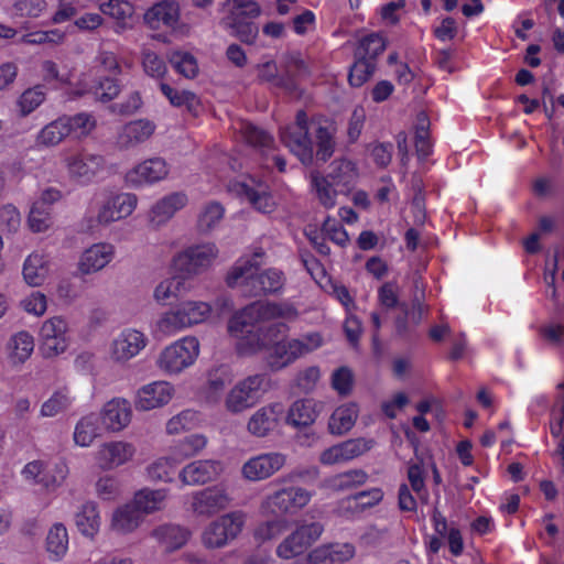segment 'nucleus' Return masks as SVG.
<instances>
[{"label": "nucleus", "instance_id": "1", "mask_svg": "<svg viewBox=\"0 0 564 564\" xmlns=\"http://www.w3.org/2000/svg\"><path fill=\"white\" fill-rule=\"evenodd\" d=\"M335 127L327 119L308 118L306 112L300 110L292 126L281 131V140L299 160L308 165L313 161L314 148L316 156L327 161L335 149Z\"/></svg>", "mask_w": 564, "mask_h": 564}, {"label": "nucleus", "instance_id": "2", "mask_svg": "<svg viewBox=\"0 0 564 564\" xmlns=\"http://www.w3.org/2000/svg\"><path fill=\"white\" fill-rule=\"evenodd\" d=\"M263 258L264 251L261 248L254 249L250 256L239 258L227 274V284L251 296L281 292L285 283L284 273L276 268L259 272Z\"/></svg>", "mask_w": 564, "mask_h": 564}, {"label": "nucleus", "instance_id": "3", "mask_svg": "<svg viewBox=\"0 0 564 564\" xmlns=\"http://www.w3.org/2000/svg\"><path fill=\"white\" fill-rule=\"evenodd\" d=\"M212 312L213 307L208 302L186 300L161 313L152 326V332L156 336L171 337L205 323Z\"/></svg>", "mask_w": 564, "mask_h": 564}, {"label": "nucleus", "instance_id": "4", "mask_svg": "<svg viewBox=\"0 0 564 564\" xmlns=\"http://www.w3.org/2000/svg\"><path fill=\"white\" fill-rule=\"evenodd\" d=\"M273 389L268 373H252L239 379L225 394L224 408L232 415L241 414L262 402Z\"/></svg>", "mask_w": 564, "mask_h": 564}, {"label": "nucleus", "instance_id": "5", "mask_svg": "<svg viewBox=\"0 0 564 564\" xmlns=\"http://www.w3.org/2000/svg\"><path fill=\"white\" fill-rule=\"evenodd\" d=\"M243 314L245 307L231 316L228 322V333L236 340L239 354L250 356L262 351L271 344L269 334L274 330V327L258 326L263 322L261 317Z\"/></svg>", "mask_w": 564, "mask_h": 564}, {"label": "nucleus", "instance_id": "6", "mask_svg": "<svg viewBox=\"0 0 564 564\" xmlns=\"http://www.w3.org/2000/svg\"><path fill=\"white\" fill-rule=\"evenodd\" d=\"M199 354L198 338L187 335L166 345L159 352L155 366L165 376H178L196 364Z\"/></svg>", "mask_w": 564, "mask_h": 564}, {"label": "nucleus", "instance_id": "7", "mask_svg": "<svg viewBox=\"0 0 564 564\" xmlns=\"http://www.w3.org/2000/svg\"><path fill=\"white\" fill-rule=\"evenodd\" d=\"M257 73L259 80L292 91L296 80L307 74V67L300 53H289L281 59V72L273 61H268L257 66Z\"/></svg>", "mask_w": 564, "mask_h": 564}, {"label": "nucleus", "instance_id": "8", "mask_svg": "<svg viewBox=\"0 0 564 564\" xmlns=\"http://www.w3.org/2000/svg\"><path fill=\"white\" fill-rule=\"evenodd\" d=\"M247 514L241 510L230 511L209 522L200 534L202 544L208 550L223 549L242 532Z\"/></svg>", "mask_w": 564, "mask_h": 564}, {"label": "nucleus", "instance_id": "9", "mask_svg": "<svg viewBox=\"0 0 564 564\" xmlns=\"http://www.w3.org/2000/svg\"><path fill=\"white\" fill-rule=\"evenodd\" d=\"M314 497V491L301 486L283 487L261 501L260 510L263 514L295 516L301 512Z\"/></svg>", "mask_w": 564, "mask_h": 564}, {"label": "nucleus", "instance_id": "10", "mask_svg": "<svg viewBox=\"0 0 564 564\" xmlns=\"http://www.w3.org/2000/svg\"><path fill=\"white\" fill-rule=\"evenodd\" d=\"M227 191L261 214H271L278 207L270 186L254 176L245 177L242 181H234L227 185Z\"/></svg>", "mask_w": 564, "mask_h": 564}, {"label": "nucleus", "instance_id": "11", "mask_svg": "<svg viewBox=\"0 0 564 564\" xmlns=\"http://www.w3.org/2000/svg\"><path fill=\"white\" fill-rule=\"evenodd\" d=\"M63 164L72 181L88 185L104 171L106 160L100 154L82 149L64 153Z\"/></svg>", "mask_w": 564, "mask_h": 564}, {"label": "nucleus", "instance_id": "12", "mask_svg": "<svg viewBox=\"0 0 564 564\" xmlns=\"http://www.w3.org/2000/svg\"><path fill=\"white\" fill-rule=\"evenodd\" d=\"M219 250L213 242L192 245L174 257L176 271L186 275H197L208 270L217 259Z\"/></svg>", "mask_w": 564, "mask_h": 564}, {"label": "nucleus", "instance_id": "13", "mask_svg": "<svg viewBox=\"0 0 564 564\" xmlns=\"http://www.w3.org/2000/svg\"><path fill=\"white\" fill-rule=\"evenodd\" d=\"M68 471L66 463L62 460L54 464L32 460L23 467L21 475L26 482L37 485L43 490L51 492L63 485L68 476Z\"/></svg>", "mask_w": 564, "mask_h": 564}, {"label": "nucleus", "instance_id": "14", "mask_svg": "<svg viewBox=\"0 0 564 564\" xmlns=\"http://www.w3.org/2000/svg\"><path fill=\"white\" fill-rule=\"evenodd\" d=\"M148 336L133 327L123 328L109 343L108 358L117 365H127L148 346Z\"/></svg>", "mask_w": 564, "mask_h": 564}, {"label": "nucleus", "instance_id": "15", "mask_svg": "<svg viewBox=\"0 0 564 564\" xmlns=\"http://www.w3.org/2000/svg\"><path fill=\"white\" fill-rule=\"evenodd\" d=\"M323 532L324 525L321 522H301L295 530L276 546V555L283 560L297 557L316 542Z\"/></svg>", "mask_w": 564, "mask_h": 564}, {"label": "nucleus", "instance_id": "16", "mask_svg": "<svg viewBox=\"0 0 564 564\" xmlns=\"http://www.w3.org/2000/svg\"><path fill=\"white\" fill-rule=\"evenodd\" d=\"M138 202V196L133 193L108 195L100 204L96 218L89 220L88 229L93 230L95 225L107 226L129 217L135 210Z\"/></svg>", "mask_w": 564, "mask_h": 564}, {"label": "nucleus", "instance_id": "17", "mask_svg": "<svg viewBox=\"0 0 564 564\" xmlns=\"http://www.w3.org/2000/svg\"><path fill=\"white\" fill-rule=\"evenodd\" d=\"M39 336L44 357L52 358L63 354L69 345L67 319L63 316H53L44 321Z\"/></svg>", "mask_w": 564, "mask_h": 564}, {"label": "nucleus", "instance_id": "18", "mask_svg": "<svg viewBox=\"0 0 564 564\" xmlns=\"http://www.w3.org/2000/svg\"><path fill=\"white\" fill-rule=\"evenodd\" d=\"M288 462V455L281 452L260 453L248 458L241 466L243 479L252 482L271 478L280 471Z\"/></svg>", "mask_w": 564, "mask_h": 564}, {"label": "nucleus", "instance_id": "19", "mask_svg": "<svg viewBox=\"0 0 564 564\" xmlns=\"http://www.w3.org/2000/svg\"><path fill=\"white\" fill-rule=\"evenodd\" d=\"M170 173L167 162L160 156L145 159L131 167L124 176L126 183L132 188L153 186L164 181Z\"/></svg>", "mask_w": 564, "mask_h": 564}, {"label": "nucleus", "instance_id": "20", "mask_svg": "<svg viewBox=\"0 0 564 564\" xmlns=\"http://www.w3.org/2000/svg\"><path fill=\"white\" fill-rule=\"evenodd\" d=\"M231 503V497L224 485H215L192 495L191 509L198 517L209 518Z\"/></svg>", "mask_w": 564, "mask_h": 564}, {"label": "nucleus", "instance_id": "21", "mask_svg": "<svg viewBox=\"0 0 564 564\" xmlns=\"http://www.w3.org/2000/svg\"><path fill=\"white\" fill-rule=\"evenodd\" d=\"M135 454L137 447L133 443L115 440L101 443L95 453V459L101 470L108 471L131 463Z\"/></svg>", "mask_w": 564, "mask_h": 564}, {"label": "nucleus", "instance_id": "22", "mask_svg": "<svg viewBox=\"0 0 564 564\" xmlns=\"http://www.w3.org/2000/svg\"><path fill=\"white\" fill-rule=\"evenodd\" d=\"M373 445L371 438H349L325 448L319 455V463L325 466L346 464L369 452Z\"/></svg>", "mask_w": 564, "mask_h": 564}, {"label": "nucleus", "instance_id": "23", "mask_svg": "<svg viewBox=\"0 0 564 564\" xmlns=\"http://www.w3.org/2000/svg\"><path fill=\"white\" fill-rule=\"evenodd\" d=\"M284 414L281 402H271L257 409L246 423L247 432L257 438H264L279 429Z\"/></svg>", "mask_w": 564, "mask_h": 564}, {"label": "nucleus", "instance_id": "24", "mask_svg": "<svg viewBox=\"0 0 564 564\" xmlns=\"http://www.w3.org/2000/svg\"><path fill=\"white\" fill-rule=\"evenodd\" d=\"M97 73V70L91 69L83 74L73 90V95L80 97L89 94L101 102H108L115 99L121 90L119 82L110 77L95 79Z\"/></svg>", "mask_w": 564, "mask_h": 564}, {"label": "nucleus", "instance_id": "25", "mask_svg": "<svg viewBox=\"0 0 564 564\" xmlns=\"http://www.w3.org/2000/svg\"><path fill=\"white\" fill-rule=\"evenodd\" d=\"M98 415L105 431L119 433L126 430L132 421V405L129 400L116 397L102 405Z\"/></svg>", "mask_w": 564, "mask_h": 564}, {"label": "nucleus", "instance_id": "26", "mask_svg": "<svg viewBox=\"0 0 564 564\" xmlns=\"http://www.w3.org/2000/svg\"><path fill=\"white\" fill-rule=\"evenodd\" d=\"M232 370L228 365H215L208 369L206 381L200 388L198 398L207 406H216L223 399V393L232 380Z\"/></svg>", "mask_w": 564, "mask_h": 564}, {"label": "nucleus", "instance_id": "27", "mask_svg": "<svg viewBox=\"0 0 564 564\" xmlns=\"http://www.w3.org/2000/svg\"><path fill=\"white\" fill-rule=\"evenodd\" d=\"M175 394V387L165 380L153 381L141 387L134 404L139 411H151L170 403Z\"/></svg>", "mask_w": 564, "mask_h": 564}, {"label": "nucleus", "instance_id": "28", "mask_svg": "<svg viewBox=\"0 0 564 564\" xmlns=\"http://www.w3.org/2000/svg\"><path fill=\"white\" fill-rule=\"evenodd\" d=\"M116 247L110 242H96L86 248L78 260L77 270L83 275L105 269L115 258Z\"/></svg>", "mask_w": 564, "mask_h": 564}, {"label": "nucleus", "instance_id": "29", "mask_svg": "<svg viewBox=\"0 0 564 564\" xmlns=\"http://www.w3.org/2000/svg\"><path fill=\"white\" fill-rule=\"evenodd\" d=\"M188 204L184 192H172L159 198L149 210V221L154 227L166 225L177 212Z\"/></svg>", "mask_w": 564, "mask_h": 564}, {"label": "nucleus", "instance_id": "30", "mask_svg": "<svg viewBox=\"0 0 564 564\" xmlns=\"http://www.w3.org/2000/svg\"><path fill=\"white\" fill-rule=\"evenodd\" d=\"M223 463L217 459H199L184 466L178 478L184 486L203 485L223 473Z\"/></svg>", "mask_w": 564, "mask_h": 564}, {"label": "nucleus", "instance_id": "31", "mask_svg": "<svg viewBox=\"0 0 564 564\" xmlns=\"http://www.w3.org/2000/svg\"><path fill=\"white\" fill-rule=\"evenodd\" d=\"M323 410V403L313 398L297 399L291 403L285 414V423L294 429H303L315 423Z\"/></svg>", "mask_w": 564, "mask_h": 564}, {"label": "nucleus", "instance_id": "32", "mask_svg": "<svg viewBox=\"0 0 564 564\" xmlns=\"http://www.w3.org/2000/svg\"><path fill=\"white\" fill-rule=\"evenodd\" d=\"M144 21L153 30H175L180 21V6L173 0H162L145 12Z\"/></svg>", "mask_w": 564, "mask_h": 564}, {"label": "nucleus", "instance_id": "33", "mask_svg": "<svg viewBox=\"0 0 564 564\" xmlns=\"http://www.w3.org/2000/svg\"><path fill=\"white\" fill-rule=\"evenodd\" d=\"M34 337L28 330H19L12 334L6 343V358L13 368L21 367L34 351Z\"/></svg>", "mask_w": 564, "mask_h": 564}, {"label": "nucleus", "instance_id": "34", "mask_svg": "<svg viewBox=\"0 0 564 564\" xmlns=\"http://www.w3.org/2000/svg\"><path fill=\"white\" fill-rule=\"evenodd\" d=\"M355 555L356 547L354 544L337 542L315 547L310 552L308 561L312 564H344Z\"/></svg>", "mask_w": 564, "mask_h": 564}, {"label": "nucleus", "instance_id": "35", "mask_svg": "<svg viewBox=\"0 0 564 564\" xmlns=\"http://www.w3.org/2000/svg\"><path fill=\"white\" fill-rule=\"evenodd\" d=\"M154 122L138 119L126 123L118 132L117 144L120 149H132L149 140L155 131Z\"/></svg>", "mask_w": 564, "mask_h": 564}, {"label": "nucleus", "instance_id": "36", "mask_svg": "<svg viewBox=\"0 0 564 564\" xmlns=\"http://www.w3.org/2000/svg\"><path fill=\"white\" fill-rule=\"evenodd\" d=\"M247 316L261 317L263 321L282 318L293 321L297 317V310L289 303L254 302L245 307Z\"/></svg>", "mask_w": 564, "mask_h": 564}, {"label": "nucleus", "instance_id": "37", "mask_svg": "<svg viewBox=\"0 0 564 564\" xmlns=\"http://www.w3.org/2000/svg\"><path fill=\"white\" fill-rule=\"evenodd\" d=\"M143 516L137 510L130 501L117 507L110 519V529L117 534H130L134 532L142 523Z\"/></svg>", "mask_w": 564, "mask_h": 564}, {"label": "nucleus", "instance_id": "38", "mask_svg": "<svg viewBox=\"0 0 564 564\" xmlns=\"http://www.w3.org/2000/svg\"><path fill=\"white\" fill-rule=\"evenodd\" d=\"M169 492L166 488L153 489L144 487L133 495L131 502L135 506L140 514L144 517L162 511L165 507Z\"/></svg>", "mask_w": 564, "mask_h": 564}, {"label": "nucleus", "instance_id": "39", "mask_svg": "<svg viewBox=\"0 0 564 564\" xmlns=\"http://www.w3.org/2000/svg\"><path fill=\"white\" fill-rule=\"evenodd\" d=\"M150 535L165 551L173 552L186 544L189 531L178 524L164 523L154 528Z\"/></svg>", "mask_w": 564, "mask_h": 564}, {"label": "nucleus", "instance_id": "40", "mask_svg": "<svg viewBox=\"0 0 564 564\" xmlns=\"http://www.w3.org/2000/svg\"><path fill=\"white\" fill-rule=\"evenodd\" d=\"M325 176L332 180L336 187H340L341 194L347 195L357 182L358 170L354 162L340 159L332 162L329 172Z\"/></svg>", "mask_w": 564, "mask_h": 564}, {"label": "nucleus", "instance_id": "41", "mask_svg": "<svg viewBox=\"0 0 564 564\" xmlns=\"http://www.w3.org/2000/svg\"><path fill=\"white\" fill-rule=\"evenodd\" d=\"M50 256L42 251L32 252L24 261L23 278L31 286H40L50 274Z\"/></svg>", "mask_w": 564, "mask_h": 564}, {"label": "nucleus", "instance_id": "42", "mask_svg": "<svg viewBox=\"0 0 564 564\" xmlns=\"http://www.w3.org/2000/svg\"><path fill=\"white\" fill-rule=\"evenodd\" d=\"M99 10L116 21V32L131 29L134 23V7L126 0H108L99 4Z\"/></svg>", "mask_w": 564, "mask_h": 564}, {"label": "nucleus", "instance_id": "43", "mask_svg": "<svg viewBox=\"0 0 564 564\" xmlns=\"http://www.w3.org/2000/svg\"><path fill=\"white\" fill-rule=\"evenodd\" d=\"M358 416L359 406L355 402L337 406L328 420L329 433L338 436L348 433L354 427Z\"/></svg>", "mask_w": 564, "mask_h": 564}, {"label": "nucleus", "instance_id": "44", "mask_svg": "<svg viewBox=\"0 0 564 564\" xmlns=\"http://www.w3.org/2000/svg\"><path fill=\"white\" fill-rule=\"evenodd\" d=\"M75 524L82 535L94 539L101 525L98 506L93 501L82 505L75 513Z\"/></svg>", "mask_w": 564, "mask_h": 564}, {"label": "nucleus", "instance_id": "45", "mask_svg": "<svg viewBox=\"0 0 564 564\" xmlns=\"http://www.w3.org/2000/svg\"><path fill=\"white\" fill-rule=\"evenodd\" d=\"M104 430L97 413H89L82 416L74 429V442L80 447L90 446L100 436Z\"/></svg>", "mask_w": 564, "mask_h": 564}, {"label": "nucleus", "instance_id": "46", "mask_svg": "<svg viewBox=\"0 0 564 564\" xmlns=\"http://www.w3.org/2000/svg\"><path fill=\"white\" fill-rule=\"evenodd\" d=\"M183 460L172 449L169 455L161 456L147 467V475L153 481L172 482L177 466Z\"/></svg>", "mask_w": 564, "mask_h": 564}, {"label": "nucleus", "instance_id": "47", "mask_svg": "<svg viewBox=\"0 0 564 564\" xmlns=\"http://www.w3.org/2000/svg\"><path fill=\"white\" fill-rule=\"evenodd\" d=\"M68 137L83 140L89 137L97 127V119L91 112L82 111L75 115L63 116Z\"/></svg>", "mask_w": 564, "mask_h": 564}, {"label": "nucleus", "instance_id": "48", "mask_svg": "<svg viewBox=\"0 0 564 564\" xmlns=\"http://www.w3.org/2000/svg\"><path fill=\"white\" fill-rule=\"evenodd\" d=\"M311 185L315 193L318 203L327 208H334L337 204V196L341 194L340 187H336V184L326 176L313 172L311 174Z\"/></svg>", "mask_w": 564, "mask_h": 564}, {"label": "nucleus", "instance_id": "49", "mask_svg": "<svg viewBox=\"0 0 564 564\" xmlns=\"http://www.w3.org/2000/svg\"><path fill=\"white\" fill-rule=\"evenodd\" d=\"M68 532L63 523L53 524L46 535V552L48 558L54 562L61 561L68 551Z\"/></svg>", "mask_w": 564, "mask_h": 564}, {"label": "nucleus", "instance_id": "50", "mask_svg": "<svg viewBox=\"0 0 564 564\" xmlns=\"http://www.w3.org/2000/svg\"><path fill=\"white\" fill-rule=\"evenodd\" d=\"M75 401V397L72 394L67 387L57 389L52 395L42 403L40 410V416L42 417H54L61 413L68 411Z\"/></svg>", "mask_w": 564, "mask_h": 564}, {"label": "nucleus", "instance_id": "51", "mask_svg": "<svg viewBox=\"0 0 564 564\" xmlns=\"http://www.w3.org/2000/svg\"><path fill=\"white\" fill-rule=\"evenodd\" d=\"M367 478L368 476L362 469H350L325 479L323 487L335 491H345L364 485Z\"/></svg>", "mask_w": 564, "mask_h": 564}, {"label": "nucleus", "instance_id": "52", "mask_svg": "<svg viewBox=\"0 0 564 564\" xmlns=\"http://www.w3.org/2000/svg\"><path fill=\"white\" fill-rule=\"evenodd\" d=\"M300 357L292 339L278 341L273 347L269 358V366L272 370H281Z\"/></svg>", "mask_w": 564, "mask_h": 564}, {"label": "nucleus", "instance_id": "53", "mask_svg": "<svg viewBox=\"0 0 564 564\" xmlns=\"http://www.w3.org/2000/svg\"><path fill=\"white\" fill-rule=\"evenodd\" d=\"M200 414L195 410H183L167 420L165 432L169 435H178L194 430L200 424Z\"/></svg>", "mask_w": 564, "mask_h": 564}, {"label": "nucleus", "instance_id": "54", "mask_svg": "<svg viewBox=\"0 0 564 564\" xmlns=\"http://www.w3.org/2000/svg\"><path fill=\"white\" fill-rule=\"evenodd\" d=\"M162 94L169 99L174 107H185L188 112L197 113L200 106L199 98L189 90H177L167 84L160 85Z\"/></svg>", "mask_w": 564, "mask_h": 564}, {"label": "nucleus", "instance_id": "55", "mask_svg": "<svg viewBox=\"0 0 564 564\" xmlns=\"http://www.w3.org/2000/svg\"><path fill=\"white\" fill-rule=\"evenodd\" d=\"M68 137L63 116L44 126L37 133L36 143L42 147H55Z\"/></svg>", "mask_w": 564, "mask_h": 564}, {"label": "nucleus", "instance_id": "56", "mask_svg": "<svg viewBox=\"0 0 564 564\" xmlns=\"http://www.w3.org/2000/svg\"><path fill=\"white\" fill-rule=\"evenodd\" d=\"M239 131L242 138L250 145L254 148H260L263 150H270L273 143L272 137L265 131L259 129L254 124L249 121L239 122Z\"/></svg>", "mask_w": 564, "mask_h": 564}, {"label": "nucleus", "instance_id": "57", "mask_svg": "<svg viewBox=\"0 0 564 564\" xmlns=\"http://www.w3.org/2000/svg\"><path fill=\"white\" fill-rule=\"evenodd\" d=\"M225 208L217 202L207 203L200 210L197 219V227L202 232L213 230L223 219Z\"/></svg>", "mask_w": 564, "mask_h": 564}, {"label": "nucleus", "instance_id": "58", "mask_svg": "<svg viewBox=\"0 0 564 564\" xmlns=\"http://www.w3.org/2000/svg\"><path fill=\"white\" fill-rule=\"evenodd\" d=\"M208 440L204 434L195 433L184 437L174 447L173 451L178 457L184 460L185 458L196 456L207 445Z\"/></svg>", "mask_w": 564, "mask_h": 564}, {"label": "nucleus", "instance_id": "59", "mask_svg": "<svg viewBox=\"0 0 564 564\" xmlns=\"http://www.w3.org/2000/svg\"><path fill=\"white\" fill-rule=\"evenodd\" d=\"M321 379V370L317 366H310L304 369L299 370L291 383L292 389L297 390L299 392L310 393L312 392L317 382Z\"/></svg>", "mask_w": 564, "mask_h": 564}, {"label": "nucleus", "instance_id": "60", "mask_svg": "<svg viewBox=\"0 0 564 564\" xmlns=\"http://www.w3.org/2000/svg\"><path fill=\"white\" fill-rule=\"evenodd\" d=\"M173 68L186 78H194L198 74V63L188 52L175 51L170 56Z\"/></svg>", "mask_w": 564, "mask_h": 564}, {"label": "nucleus", "instance_id": "61", "mask_svg": "<svg viewBox=\"0 0 564 564\" xmlns=\"http://www.w3.org/2000/svg\"><path fill=\"white\" fill-rule=\"evenodd\" d=\"M95 492L104 501L116 500L121 495L120 480L113 475H102L96 480Z\"/></svg>", "mask_w": 564, "mask_h": 564}, {"label": "nucleus", "instance_id": "62", "mask_svg": "<svg viewBox=\"0 0 564 564\" xmlns=\"http://www.w3.org/2000/svg\"><path fill=\"white\" fill-rule=\"evenodd\" d=\"M28 225L33 232H43L53 225L52 208L40 204H32L28 217Z\"/></svg>", "mask_w": 564, "mask_h": 564}, {"label": "nucleus", "instance_id": "63", "mask_svg": "<svg viewBox=\"0 0 564 564\" xmlns=\"http://www.w3.org/2000/svg\"><path fill=\"white\" fill-rule=\"evenodd\" d=\"M386 48V41L382 35L371 33L364 36L357 48V56L368 58L375 62V58L381 54Z\"/></svg>", "mask_w": 564, "mask_h": 564}, {"label": "nucleus", "instance_id": "64", "mask_svg": "<svg viewBox=\"0 0 564 564\" xmlns=\"http://www.w3.org/2000/svg\"><path fill=\"white\" fill-rule=\"evenodd\" d=\"M375 69L376 63L373 61L358 56L349 72L350 85L354 87L362 86L372 76Z\"/></svg>", "mask_w": 564, "mask_h": 564}]
</instances>
